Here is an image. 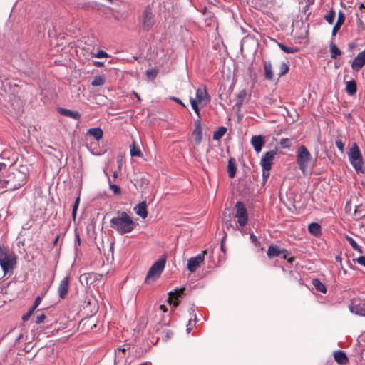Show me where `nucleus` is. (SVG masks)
I'll use <instances>...</instances> for the list:
<instances>
[{
    "instance_id": "1",
    "label": "nucleus",
    "mask_w": 365,
    "mask_h": 365,
    "mask_svg": "<svg viewBox=\"0 0 365 365\" xmlns=\"http://www.w3.org/2000/svg\"><path fill=\"white\" fill-rule=\"evenodd\" d=\"M135 222L125 212H118L110 220V226L120 235L129 233L135 227Z\"/></svg>"
},
{
    "instance_id": "2",
    "label": "nucleus",
    "mask_w": 365,
    "mask_h": 365,
    "mask_svg": "<svg viewBox=\"0 0 365 365\" xmlns=\"http://www.w3.org/2000/svg\"><path fill=\"white\" fill-rule=\"evenodd\" d=\"M27 182L25 170L12 169L5 178V186L8 190L14 191L23 187Z\"/></svg>"
},
{
    "instance_id": "3",
    "label": "nucleus",
    "mask_w": 365,
    "mask_h": 365,
    "mask_svg": "<svg viewBox=\"0 0 365 365\" xmlns=\"http://www.w3.org/2000/svg\"><path fill=\"white\" fill-rule=\"evenodd\" d=\"M196 100L190 98L191 106L197 115L200 118V110L197 104L201 106L207 105L210 101V97L205 87H200L196 91Z\"/></svg>"
},
{
    "instance_id": "4",
    "label": "nucleus",
    "mask_w": 365,
    "mask_h": 365,
    "mask_svg": "<svg viewBox=\"0 0 365 365\" xmlns=\"http://www.w3.org/2000/svg\"><path fill=\"white\" fill-rule=\"evenodd\" d=\"M166 263L165 258H160L156 261L150 268L145 279V283L150 284L158 279L163 271Z\"/></svg>"
},
{
    "instance_id": "5",
    "label": "nucleus",
    "mask_w": 365,
    "mask_h": 365,
    "mask_svg": "<svg viewBox=\"0 0 365 365\" xmlns=\"http://www.w3.org/2000/svg\"><path fill=\"white\" fill-rule=\"evenodd\" d=\"M311 160L312 156L307 148L304 145L299 146L297 151V163L304 174H305Z\"/></svg>"
},
{
    "instance_id": "6",
    "label": "nucleus",
    "mask_w": 365,
    "mask_h": 365,
    "mask_svg": "<svg viewBox=\"0 0 365 365\" xmlns=\"http://www.w3.org/2000/svg\"><path fill=\"white\" fill-rule=\"evenodd\" d=\"M348 155L349 161L356 171L358 173H363V159L360 150L356 143L353 144L348 153Z\"/></svg>"
},
{
    "instance_id": "7",
    "label": "nucleus",
    "mask_w": 365,
    "mask_h": 365,
    "mask_svg": "<svg viewBox=\"0 0 365 365\" xmlns=\"http://www.w3.org/2000/svg\"><path fill=\"white\" fill-rule=\"evenodd\" d=\"M16 264V258L14 253L3 254L0 256V266L4 271V275L13 269Z\"/></svg>"
},
{
    "instance_id": "8",
    "label": "nucleus",
    "mask_w": 365,
    "mask_h": 365,
    "mask_svg": "<svg viewBox=\"0 0 365 365\" xmlns=\"http://www.w3.org/2000/svg\"><path fill=\"white\" fill-rule=\"evenodd\" d=\"M237 223L240 227H244L248 221V214L244 204L242 202H237L235 205Z\"/></svg>"
},
{
    "instance_id": "9",
    "label": "nucleus",
    "mask_w": 365,
    "mask_h": 365,
    "mask_svg": "<svg viewBox=\"0 0 365 365\" xmlns=\"http://www.w3.org/2000/svg\"><path fill=\"white\" fill-rule=\"evenodd\" d=\"M206 253L207 252L205 250L197 256L189 259L187 266V269L191 272H195L200 265L203 262Z\"/></svg>"
},
{
    "instance_id": "10",
    "label": "nucleus",
    "mask_w": 365,
    "mask_h": 365,
    "mask_svg": "<svg viewBox=\"0 0 365 365\" xmlns=\"http://www.w3.org/2000/svg\"><path fill=\"white\" fill-rule=\"evenodd\" d=\"M277 153V151L276 150H272L264 153L260 161V165L262 169L271 170L272 162L275 158Z\"/></svg>"
},
{
    "instance_id": "11",
    "label": "nucleus",
    "mask_w": 365,
    "mask_h": 365,
    "mask_svg": "<svg viewBox=\"0 0 365 365\" xmlns=\"http://www.w3.org/2000/svg\"><path fill=\"white\" fill-rule=\"evenodd\" d=\"M350 311L357 315L365 316V302L354 301L350 306Z\"/></svg>"
},
{
    "instance_id": "12",
    "label": "nucleus",
    "mask_w": 365,
    "mask_h": 365,
    "mask_svg": "<svg viewBox=\"0 0 365 365\" xmlns=\"http://www.w3.org/2000/svg\"><path fill=\"white\" fill-rule=\"evenodd\" d=\"M365 65V49L359 53L354 58L351 67L352 69L358 71Z\"/></svg>"
},
{
    "instance_id": "13",
    "label": "nucleus",
    "mask_w": 365,
    "mask_h": 365,
    "mask_svg": "<svg viewBox=\"0 0 365 365\" xmlns=\"http://www.w3.org/2000/svg\"><path fill=\"white\" fill-rule=\"evenodd\" d=\"M192 136L194 137L195 143L199 145L202 139V129L200 120L195 121V129L192 131Z\"/></svg>"
},
{
    "instance_id": "14",
    "label": "nucleus",
    "mask_w": 365,
    "mask_h": 365,
    "mask_svg": "<svg viewBox=\"0 0 365 365\" xmlns=\"http://www.w3.org/2000/svg\"><path fill=\"white\" fill-rule=\"evenodd\" d=\"M70 277L68 276L65 277L60 282L58 286V294L61 298L63 299L68 292V284Z\"/></svg>"
},
{
    "instance_id": "15",
    "label": "nucleus",
    "mask_w": 365,
    "mask_h": 365,
    "mask_svg": "<svg viewBox=\"0 0 365 365\" xmlns=\"http://www.w3.org/2000/svg\"><path fill=\"white\" fill-rule=\"evenodd\" d=\"M264 143V137L262 135H255L251 139V144L257 153L262 150Z\"/></svg>"
},
{
    "instance_id": "16",
    "label": "nucleus",
    "mask_w": 365,
    "mask_h": 365,
    "mask_svg": "<svg viewBox=\"0 0 365 365\" xmlns=\"http://www.w3.org/2000/svg\"><path fill=\"white\" fill-rule=\"evenodd\" d=\"M153 15L150 11L145 9L143 16V25L145 29H149L153 24Z\"/></svg>"
},
{
    "instance_id": "17",
    "label": "nucleus",
    "mask_w": 365,
    "mask_h": 365,
    "mask_svg": "<svg viewBox=\"0 0 365 365\" xmlns=\"http://www.w3.org/2000/svg\"><path fill=\"white\" fill-rule=\"evenodd\" d=\"M184 290H185V289H177L175 292H170L168 302L170 304H172V302L174 299L173 306L177 307L178 305V302L177 301V299L178 297H180L183 294Z\"/></svg>"
},
{
    "instance_id": "18",
    "label": "nucleus",
    "mask_w": 365,
    "mask_h": 365,
    "mask_svg": "<svg viewBox=\"0 0 365 365\" xmlns=\"http://www.w3.org/2000/svg\"><path fill=\"white\" fill-rule=\"evenodd\" d=\"M335 361L340 365H345L348 363L349 360L346 354L342 351H336L334 353Z\"/></svg>"
},
{
    "instance_id": "19",
    "label": "nucleus",
    "mask_w": 365,
    "mask_h": 365,
    "mask_svg": "<svg viewBox=\"0 0 365 365\" xmlns=\"http://www.w3.org/2000/svg\"><path fill=\"white\" fill-rule=\"evenodd\" d=\"M135 212L137 215L140 216L142 218L145 219L148 216V211H147V205L145 202H143L141 203H139L135 208H134Z\"/></svg>"
},
{
    "instance_id": "20",
    "label": "nucleus",
    "mask_w": 365,
    "mask_h": 365,
    "mask_svg": "<svg viewBox=\"0 0 365 365\" xmlns=\"http://www.w3.org/2000/svg\"><path fill=\"white\" fill-rule=\"evenodd\" d=\"M59 113L64 116L69 117L75 120H78L81 118V114L78 111H73L68 109L60 108Z\"/></svg>"
},
{
    "instance_id": "21",
    "label": "nucleus",
    "mask_w": 365,
    "mask_h": 365,
    "mask_svg": "<svg viewBox=\"0 0 365 365\" xmlns=\"http://www.w3.org/2000/svg\"><path fill=\"white\" fill-rule=\"evenodd\" d=\"M87 135L93 137L96 140L103 138V132L100 128H91L87 130Z\"/></svg>"
},
{
    "instance_id": "22",
    "label": "nucleus",
    "mask_w": 365,
    "mask_h": 365,
    "mask_svg": "<svg viewBox=\"0 0 365 365\" xmlns=\"http://www.w3.org/2000/svg\"><path fill=\"white\" fill-rule=\"evenodd\" d=\"M282 252H285V250H281L277 246L271 245L268 248L267 255L271 258L279 256Z\"/></svg>"
},
{
    "instance_id": "23",
    "label": "nucleus",
    "mask_w": 365,
    "mask_h": 365,
    "mask_svg": "<svg viewBox=\"0 0 365 365\" xmlns=\"http://www.w3.org/2000/svg\"><path fill=\"white\" fill-rule=\"evenodd\" d=\"M344 21H345L344 14L342 11H339V15H338L337 21L332 30L333 35H335L338 32V31L339 30V29L341 28L342 24L344 23Z\"/></svg>"
},
{
    "instance_id": "24",
    "label": "nucleus",
    "mask_w": 365,
    "mask_h": 365,
    "mask_svg": "<svg viewBox=\"0 0 365 365\" xmlns=\"http://www.w3.org/2000/svg\"><path fill=\"white\" fill-rule=\"evenodd\" d=\"M264 68L265 78L268 80H272L274 76V73L271 63L265 61L264 63Z\"/></svg>"
},
{
    "instance_id": "25",
    "label": "nucleus",
    "mask_w": 365,
    "mask_h": 365,
    "mask_svg": "<svg viewBox=\"0 0 365 365\" xmlns=\"http://www.w3.org/2000/svg\"><path fill=\"white\" fill-rule=\"evenodd\" d=\"M356 83L354 81L346 82V91L349 95H354L356 93Z\"/></svg>"
},
{
    "instance_id": "26",
    "label": "nucleus",
    "mask_w": 365,
    "mask_h": 365,
    "mask_svg": "<svg viewBox=\"0 0 365 365\" xmlns=\"http://www.w3.org/2000/svg\"><path fill=\"white\" fill-rule=\"evenodd\" d=\"M309 231L312 235L317 236L321 233V227L318 223L312 222L309 225Z\"/></svg>"
},
{
    "instance_id": "27",
    "label": "nucleus",
    "mask_w": 365,
    "mask_h": 365,
    "mask_svg": "<svg viewBox=\"0 0 365 365\" xmlns=\"http://www.w3.org/2000/svg\"><path fill=\"white\" fill-rule=\"evenodd\" d=\"M289 71V65L287 62H281L277 69V75L281 77Z\"/></svg>"
},
{
    "instance_id": "28",
    "label": "nucleus",
    "mask_w": 365,
    "mask_h": 365,
    "mask_svg": "<svg viewBox=\"0 0 365 365\" xmlns=\"http://www.w3.org/2000/svg\"><path fill=\"white\" fill-rule=\"evenodd\" d=\"M227 173H228L229 177H230V178H234L235 175V173H236L235 164V162L232 159H230L229 162H228Z\"/></svg>"
},
{
    "instance_id": "29",
    "label": "nucleus",
    "mask_w": 365,
    "mask_h": 365,
    "mask_svg": "<svg viewBox=\"0 0 365 365\" xmlns=\"http://www.w3.org/2000/svg\"><path fill=\"white\" fill-rule=\"evenodd\" d=\"M313 285L317 291L324 294L327 292L326 287L320 280L317 279H314Z\"/></svg>"
},
{
    "instance_id": "30",
    "label": "nucleus",
    "mask_w": 365,
    "mask_h": 365,
    "mask_svg": "<svg viewBox=\"0 0 365 365\" xmlns=\"http://www.w3.org/2000/svg\"><path fill=\"white\" fill-rule=\"evenodd\" d=\"M106 83V79L103 76H96L94 77L93 80L91 82V85L93 86H101L104 85Z\"/></svg>"
},
{
    "instance_id": "31",
    "label": "nucleus",
    "mask_w": 365,
    "mask_h": 365,
    "mask_svg": "<svg viewBox=\"0 0 365 365\" xmlns=\"http://www.w3.org/2000/svg\"><path fill=\"white\" fill-rule=\"evenodd\" d=\"M227 128L225 127H220L217 130H215L213 133V139L215 140H219L226 133Z\"/></svg>"
},
{
    "instance_id": "32",
    "label": "nucleus",
    "mask_w": 365,
    "mask_h": 365,
    "mask_svg": "<svg viewBox=\"0 0 365 365\" xmlns=\"http://www.w3.org/2000/svg\"><path fill=\"white\" fill-rule=\"evenodd\" d=\"M130 155L132 157H142L143 155L140 149L136 145L135 142L130 146Z\"/></svg>"
},
{
    "instance_id": "33",
    "label": "nucleus",
    "mask_w": 365,
    "mask_h": 365,
    "mask_svg": "<svg viewBox=\"0 0 365 365\" xmlns=\"http://www.w3.org/2000/svg\"><path fill=\"white\" fill-rule=\"evenodd\" d=\"M346 239L349 242V243L351 245V246L352 247V248L354 250H357L359 252H361V247L357 245V243L355 242V240L352 237H351L349 236H346Z\"/></svg>"
},
{
    "instance_id": "34",
    "label": "nucleus",
    "mask_w": 365,
    "mask_h": 365,
    "mask_svg": "<svg viewBox=\"0 0 365 365\" xmlns=\"http://www.w3.org/2000/svg\"><path fill=\"white\" fill-rule=\"evenodd\" d=\"M247 96V93L245 90H241L237 95V104L238 106H241Z\"/></svg>"
},
{
    "instance_id": "35",
    "label": "nucleus",
    "mask_w": 365,
    "mask_h": 365,
    "mask_svg": "<svg viewBox=\"0 0 365 365\" xmlns=\"http://www.w3.org/2000/svg\"><path fill=\"white\" fill-rule=\"evenodd\" d=\"M335 16H336V12L333 9H331L329 11V14L325 15L324 18L328 23L332 24L335 19Z\"/></svg>"
},
{
    "instance_id": "36",
    "label": "nucleus",
    "mask_w": 365,
    "mask_h": 365,
    "mask_svg": "<svg viewBox=\"0 0 365 365\" xmlns=\"http://www.w3.org/2000/svg\"><path fill=\"white\" fill-rule=\"evenodd\" d=\"M158 73V70L157 68H151V69H148L146 71V76L148 79L153 80L156 77Z\"/></svg>"
},
{
    "instance_id": "37",
    "label": "nucleus",
    "mask_w": 365,
    "mask_h": 365,
    "mask_svg": "<svg viewBox=\"0 0 365 365\" xmlns=\"http://www.w3.org/2000/svg\"><path fill=\"white\" fill-rule=\"evenodd\" d=\"M341 52L338 47H331V57L336 58L338 56L341 55Z\"/></svg>"
},
{
    "instance_id": "38",
    "label": "nucleus",
    "mask_w": 365,
    "mask_h": 365,
    "mask_svg": "<svg viewBox=\"0 0 365 365\" xmlns=\"http://www.w3.org/2000/svg\"><path fill=\"white\" fill-rule=\"evenodd\" d=\"M109 188L115 195H120L121 191L120 188L114 184H112L110 182H109Z\"/></svg>"
},
{
    "instance_id": "39",
    "label": "nucleus",
    "mask_w": 365,
    "mask_h": 365,
    "mask_svg": "<svg viewBox=\"0 0 365 365\" xmlns=\"http://www.w3.org/2000/svg\"><path fill=\"white\" fill-rule=\"evenodd\" d=\"M281 48L284 53H294L299 51L297 47H281Z\"/></svg>"
},
{
    "instance_id": "40",
    "label": "nucleus",
    "mask_w": 365,
    "mask_h": 365,
    "mask_svg": "<svg viewBox=\"0 0 365 365\" xmlns=\"http://www.w3.org/2000/svg\"><path fill=\"white\" fill-rule=\"evenodd\" d=\"M79 202H80V197H78L76 200L74 205H73V211H72V216H73V219H75L76 217V213H77V210H78V207L79 205Z\"/></svg>"
},
{
    "instance_id": "41",
    "label": "nucleus",
    "mask_w": 365,
    "mask_h": 365,
    "mask_svg": "<svg viewBox=\"0 0 365 365\" xmlns=\"http://www.w3.org/2000/svg\"><path fill=\"white\" fill-rule=\"evenodd\" d=\"M41 300H42V297L38 296L35 299V302H34V305L32 306V307L30 309L31 310H32L33 312L35 311V309L39 306V304H41Z\"/></svg>"
},
{
    "instance_id": "42",
    "label": "nucleus",
    "mask_w": 365,
    "mask_h": 365,
    "mask_svg": "<svg viewBox=\"0 0 365 365\" xmlns=\"http://www.w3.org/2000/svg\"><path fill=\"white\" fill-rule=\"evenodd\" d=\"M336 145L337 148L343 153L344 150V143L341 140H337L336 141Z\"/></svg>"
},
{
    "instance_id": "43",
    "label": "nucleus",
    "mask_w": 365,
    "mask_h": 365,
    "mask_svg": "<svg viewBox=\"0 0 365 365\" xmlns=\"http://www.w3.org/2000/svg\"><path fill=\"white\" fill-rule=\"evenodd\" d=\"M93 56L96 58H107L108 55L106 52L100 51L96 53L93 54Z\"/></svg>"
},
{
    "instance_id": "44",
    "label": "nucleus",
    "mask_w": 365,
    "mask_h": 365,
    "mask_svg": "<svg viewBox=\"0 0 365 365\" xmlns=\"http://www.w3.org/2000/svg\"><path fill=\"white\" fill-rule=\"evenodd\" d=\"M45 319H46L45 314H38L36 317V324H41V323H43L44 322Z\"/></svg>"
},
{
    "instance_id": "45",
    "label": "nucleus",
    "mask_w": 365,
    "mask_h": 365,
    "mask_svg": "<svg viewBox=\"0 0 365 365\" xmlns=\"http://www.w3.org/2000/svg\"><path fill=\"white\" fill-rule=\"evenodd\" d=\"M280 144L283 148H289L290 145L289 140L288 138H283L281 140Z\"/></svg>"
},
{
    "instance_id": "46",
    "label": "nucleus",
    "mask_w": 365,
    "mask_h": 365,
    "mask_svg": "<svg viewBox=\"0 0 365 365\" xmlns=\"http://www.w3.org/2000/svg\"><path fill=\"white\" fill-rule=\"evenodd\" d=\"M282 258L284 259H287V261L289 263H292L294 261L293 257H288L289 252L286 250H285V252H282Z\"/></svg>"
},
{
    "instance_id": "47",
    "label": "nucleus",
    "mask_w": 365,
    "mask_h": 365,
    "mask_svg": "<svg viewBox=\"0 0 365 365\" xmlns=\"http://www.w3.org/2000/svg\"><path fill=\"white\" fill-rule=\"evenodd\" d=\"M10 150H4L1 154V158L2 159H9L10 158V156H9V154H10Z\"/></svg>"
},
{
    "instance_id": "48",
    "label": "nucleus",
    "mask_w": 365,
    "mask_h": 365,
    "mask_svg": "<svg viewBox=\"0 0 365 365\" xmlns=\"http://www.w3.org/2000/svg\"><path fill=\"white\" fill-rule=\"evenodd\" d=\"M270 170L262 169V178L264 181H266L269 177Z\"/></svg>"
},
{
    "instance_id": "49",
    "label": "nucleus",
    "mask_w": 365,
    "mask_h": 365,
    "mask_svg": "<svg viewBox=\"0 0 365 365\" xmlns=\"http://www.w3.org/2000/svg\"><path fill=\"white\" fill-rule=\"evenodd\" d=\"M33 313H34V312L32 310L29 309V312L22 317V320L24 322L28 321L29 319L30 318V317L33 314Z\"/></svg>"
},
{
    "instance_id": "50",
    "label": "nucleus",
    "mask_w": 365,
    "mask_h": 365,
    "mask_svg": "<svg viewBox=\"0 0 365 365\" xmlns=\"http://www.w3.org/2000/svg\"><path fill=\"white\" fill-rule=\"evenodd\" d=\"M357 262L359 264H360L361 265L365 267V257H359L358 259H357Z\"/></svg>"
},
{
    "instance_id": "51",
    "label": "nucleus",
    "mask_w": 365,
    "mask_h": 365,
    "mask_svg": "<svg viewBox=\"0 0 365 365\" xmlns=\"http://www.w3.org/2000/svg\"><path fill=\"white\" fill-rule=\"evenodd\" d=\"M93 64L96 67H101L104 65V62L100 61H93Z\"/></svg>"
},
{
    "instance_id": "52",
    "label": "nucleus",
    "mask_w": 365,
    "mask_h": 365,
    "mask_svg": "<svg viewBox=\"0 0 365 365\" xmlns=\"http://www.w3.org/2000/svg\"><path fill=\"white\" fill-rule=\"evenodd\" d=\"M9 252H8L4 247V246L2 245H0V256H1V255L3 254H9Z\"/></svg>"
},
{
    "instance_id": "53",
    "label": "nucleus",
    "mask_w": 365,
    "mask_h": 365,
    "mask_svg": "<svg viewBox=\"0 0 365 365\" xmlns=\"http://www.w3.org/2000/svg\"><path fill=\"white\" fill-rule=\"evenodd\" d=\"M250 239H251L252 242L253 243H255V245H257V243L258 242V241H257V239L256 236H255V235H254L253 234H252V235H250Z\"/></svg>"
},
{
    "instance_id": "54",
    "label": "nucleus",
    "mask_w": 365,
    "mask_h": 365,
    "mask_svg": "<svg viewBox=\"0 0 365 365\" xmlns=\"http://www.w3.org/2000/svg\"><path fill=\"white\" fill-rule=\"evenodd\" d=\"M160 309L163 312H167V307L164 304H162L160 306Z\"/></svg>"
},
{
    "instance_id": "55",
    "label": "nucleus",
    "mask_w": 365,
    "mask_h": 365,
    "mask_svg": "<svg viewBox=\"0 0 365 365\" xmlns=\"http://www.w3.org/2000/svg\"><path fill=\"white\" fill-rule=\"evenodd\" d=\"M6 164L5 163H0V171L5 169Z\"/></svg>"
},
{
    "instance_id": "56",
    "label": "nucleus",
    "mask_w": 365,
    "mask_h": 365,
    "mask_svg": "<svg viewBox=\"0 0 365 365\" xmlns=\"http://www.w3.org/2000/svg\"><path fill=\"white\" fill-rule=\"evenodd\" d=\"M173 99L174 101H175L177 103H178L179 104L182 105V106H185V104L178 98H173Z\"/></svg>"
},
{
    "instance_id": "57",
    "label": "nucleus",
    "mask_w": 365,
    "mask_h": 365,
    "mask_svg": "<svg viewBox=\"0 0 365 365\" xmlns=\"http://www.w3.org/2000/svg\"><path fill=\"white\" fill-rule=\"evenodd\" d=\"M224 223L225 224L227 229L228 230L229 227L231 226V224L228 222L227 221H225Z\"/></svg>"
},
{
    "instance_id": "58",
    "label": "nucleus",
    "mask_w": 365,
    "mask_h": 365,
    "mask_svg": "<svg viewBox=\"0 0 365 365\" xmlns=\"http://www.w3.org/2000/svg\"><path fill=\"white\" fill-rule=\"evenodd\" d=\"M118 173L116 171H115V172L113 173V178H118Z\"/></svg>"
},
{
    "instance_id": "59",
    "label": "nucleus",
    "mask_w": 365,
    "mask_h": 365,
    "mask_svg": "<svg viewBox=\"0 0 365 365\" xmlns=\"http://www.w3.org/2000/svg\"><path fill=\"white\" fill-rule=\"evenodd\" d=\"M76 242H78V244L80 245V237L78 235L76 236Z\"/></svg>"
},
{
    "instance_id": "60",
    "label": "nucleus",
    "mask_w": 365,
    "mask_h": 365,
    "mask_svg": "<svg viewBox=\"0 0 365 365\" xmlns=\"http://www.w3.org/2000/svg\"><path fill=\"white\" fill-rule=\"evenodd\" d=\"M135 96H136V98H138V101H140V98L137 93H135Z\"/></svg>"
},
{
    "instance_id": "61",
    "label": "nucleus",
    "mask_w": 365,
    "mask_h": 365,
    "mask_svg": "<svg viewBox=\"0 0 365 365\" xmlns=\"http://www.w3.org/2000/svg\"><path fill=\"white\" fill-rule=\"evenodd\" d=\"M187 331L188 333H190V328L187 327Z\"/></svg>"
},
{
    "instance_id": "62",
    "label": "nucleus",
    "mask_w": 365,
    "mask_h": 365,
    "mask_svg": "<svg viewBox=\"0 0 365 365\" xmlns=\"http://www.w3.org/2000/svg\"><path fill=\"white\" fill-rule=\"evenodd\" d=\"M278 46H283V45H282V44H281V43H278Z\"/></svg>"
},
{
    "instance_id": "63",
    "label": "nucleus",
    "mask_w": 365,
    "mask_h": 365,
    "mask_svg": "<svg viewBox=\"0 0 365 365\" xmlns=\"http://www.w3.org/2000/svg\"><path fill=\"white\" fill-rule=\"evenodd\" d=\"M108 1H110V2H112V1H113V0H108Z\"/></svg>"
}]
</instances>
